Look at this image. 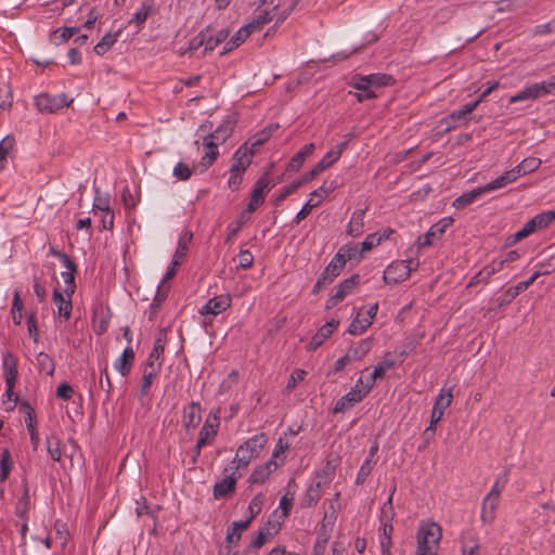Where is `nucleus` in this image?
<instances>
[{
	"mask_svg": "<svg viewBox=\"0 0 555 555\" xmlns=\"http://www.w3.org/2000/svg\"><path fill=\"white\" fill-rule=\"evenodd\" d=\"M442 538V529L439 524L431 520L421 521L416 532L415 555H437Z\"/></svg>",
	"mask_w": 555,
	"mask_h": 555,
	"instance_id": "1",
	"label": "nucleus"
},
{
	"mask_svg": "<svg viewBox=\"0 0 555 555\" xmlns=\"http://www.w3.org/2000/svg\"><path fill=\"white\" fill-rule=\"evenodd\" d=\"M266 443L267 438L264 434L249 438L236 450V454L231 463V469H235L238 473L241 469H246L250 461L259 455Z\"/></svg>",
	"mask_w": 555,
	"mask_h": 555,
	"instance_id": "2",
	"label": "nucleus"
},
{
	"mask_svg": "<svg viewBox=\"0 0 555 555\" xmlns=\"http://www.w3.org/2000/svg\"><path fill=\"white\" fill-rule=\"evenodd\" d=\"M2 369L7 385L5 397L8 402L12 403L8 406V410L12 411L18 401V395L14 392V387L18 376L17 360L11 353H7L2 359Z\"/></svg>",
	"mask_w": 555,
	"mask_h": 555,
	"instance_id": "3",
	"label": "nucleus"
},
{
	"mask_svg": "<svg viewBox=\"0 0 555 555\" xmlns=\"http://www.w3.org/2000/svg\"><path fill=\"white\" fill-rule=\"evenodd\" d=\"M337 188L336 181H325L319 189L310 194L309 201L302 206V208L296 215L295 221L299 223L306 219L310 214L311 209L319 206L321 202L328 196Z\"/></svg>",
	"mask_w": 555,
	"mask_h": 555,
	"instance_id": "4",
	"label": "nucleus"
},
{
	"mask_svg": "<svg viewBox=\"0 0 555 555\" xmlns=\"http://www.w3.org/2000/svg\"><path fill=\"white\" fill-rule=\"evenodd\" d=\"M224 477L214 486V498L216 500L225 499L232 495L236 489V482L242 474L230 467L223 469Z\"/></svg>",
	"mask_w": 555,
	"mask_h": 555,
	"instance_id": "5",
	"label": "nucleus"
},
{
	"mask_svg": "<svg viewBox=\"0 0 555 555\" xmlns=\"http://www.w3.org/2000/svg\"><path fill=\"white\" fill-rule=\"evenodd\" d=\"M73 99L68 100L66 94L51 96L47 93L39 94L35 98V105L42 113H54L59 109L69 106Z\"/></svg>",
	"mask_w": 555,
	"mask_h": 555,
	"instance_id": "6",
	"label": "nucleus"
},
{
	"mask_svg": "<svg viewBox=\"0 0 555 555\" xmlns=\"http://www.w3.org/2000/svg\"><path fill=\"white\" fill-rule=\"evenodd\" d=\"M372 390V384H365L363 389L351 388L346 395H344L335 404L334 413H344L356 403L361 402Z\"/></svg>",
	"mask_w": 555,
	"mask_h": 555,
	"instance_id": "7",
	"label": "nucleus"
},
{
	"mask_svg": "<svg viewBox=\"0 0 555 555\" xmlns=\"http://www.w3.org/2000/svg\"><path fill=\"white\" fill-rule=\"evenodd\" d=\"M414 263L413 260H402L392 262L389 264L386 270L384 271V281L387 284L390 283H399L401 281L406 280L411 271L413 270L412 264Z\"/></svg>",
	"mask_w": 555,
	"mask_h": 555,
	"instance_id": "8",
	"label": "nucleus"
},
{
	"mask_svg": "<svg viewBox=\"0 0 555 555\" xmlns=\"http://www.w3.org/2000/svg\"><path fill=\"white\" fill-rule=\"evenodd\" d=\"M270 171L260 177L253 189L250 201L246 207L247 212H254L263 202L264 195L270 190Z\"/></svg>",
	"mask_w": 555,
	"mask_h": 555,
	"instance_id": "9",
	"label": "nucleus"
},
{
	"mask_svg": "<svg viewBox=\"0 0 555 555\" xmlns=\"http://www.w3.org/2000/svg\"><path fill=\"white\" fill-rule=\"evenodd\" d=\"M360 275L353 274L350 278L344 280L338 286L335 288V293L327 300L325 308L332 309L338 302H340L353 288L359 284Z\"/></svg>",
	"mask_w": 555,
	"mask_h": 555,
	"instance_id": "10",
	"label": "nucleus"
},
{
	"mask_svg": "<svg viewBox=\"0 0 555 555\" xmlns=\"http://www.w3.org/2000/svg\"><path fill=\"white\" fill-rule=\"evenodd\" d=\"M231 296L225 295H219L210 298L201 309L199 313L202 315L211 314L214 317L218 315L219 313L225 311L231 306Z\"/></svg>",
	"mask_w": 555,
	"mask_h": 555,
	"instance_id": "11",
	"label": "nucleus"
},
{
	"mask_svg": "<svg viewBox=\"0 0 555 555\" xmlns=\"http://www.w3.org/2000/svg\"><path fill=\"white\" fill-rule=\"evenodd\" d=\"M202 421V408L198 402H191L183 409L182 424L186 430L196 428Z\"/></svg>",
	"mask_w": 555,
	"mask_h": 555,
	"instance_id": "12",
	"label": "nucleus"
},
{
	"mask_svg": "<svg viewBox=\"0 0 555 555\" xmlns=\"http://www.w3.org/2000/svg\"><path fill=\"white\" fill-rule=\"evenodd\" d=\"M462 555H481V546L478 535L473 530H466L461 534Z\"/></svg>",
	"mask_w": 555,
	"mask_h": 555,
	"instance_id": "13",
	"label": "nucleus"
},
{
	"mask_svg": "<svg viewBox=\"0 0 555 555\" xmlns=\"http://www.w3.org/2000/svg\"><path fill=\"white\" fill-rule=\"evenodd\" d=\"M219 427V420L217 416H214V421H210V415L206 418L203 427L198 434V447H205L211 444L217 436Z\"/></svg>",
	"mask_w": 555,
	"mask_h": 555,
	"instance_id": "14",
	"label": "nucleus"
},
{
	"mask_svg": "<svg viewBox=\"0 0 555 555\" xmlns=\"http://www.w3.org/2000/svg\"><path fill=\"white\" fill-rule=\"evenodd\" d=\"M248 142L240 146L233 155V163L230 171H245L251 163L253 151L248 150Z\"/></svg>",
	"mask_w": 555,
	"mask_h": 555,
	"instance_id": "15",
	"label": "nucleus"
},
{
	"mask_svg": "<svg viewBox=\"0 0 555 555\" xmlns=\"http://www.w3.org/2000/svg\"><path fill=\"white\" fill-rule=\"evenodd\" d=\"M160 367L162 362H158L157 364L145 363L140 386V397H145L150 393L153 380L157 377Z\"/></svg>",
	"mask_w": 555,
	"mask_h": 555,
	"instance_id": "16",
	"label": "nucleus"
},
{
	"mask_svg": "<svg viewBox=\"0 0 555 555\" xmlns=\"http://www.w3.org/2000/svg\"><path fill=\"white\" fill-rule=\"evenodd\" d=\"M339 322L336 320H331L326 322L319 331L312 336L311 340L308 344L309 350L318 349L325 339H327L334 332V330L338 326Z\"/></svg>",
	"mask_w": 555,
	"mask_h": 555,
	"instance_id": "17",
	"label": "nucleus"
},
{
	"mask_svg": "<svg viewBox=\"0 0 555 555\" xmlns=\"http://www.w3.org/2000/svg\"><path fill=\"white\" fill-rule=\"evenodd\" d=\"M235 127V121L225 119L218 126V128L205 137V139L215 142L216 144H223L232 134Z\"/></svg>",
	"mask_w": 555,
	"mask_h": 555,
	"instance_id": "18",
	"label": "nucleus"
},
{
	"mask_svg": "<svg viewBox=\"0 0 555 555\" xmlns=\"http://www.w3.org/2000/svg\"><path fill=\"white\" fill-rule=\"evenodd\" d=\"M20 408L26 412L25 423L30 435V442L34 449H37L39 444V435L35 428L36 415L34 409L28 402H21Z\"/></svg>",
	"mask_w": 555,
	"mask_h": 555,
	"instance_id": "19",
	"label": "nucleus"
},
{
	"mask_svg": "<svg viewBox=\"0 0 555 555\" xmlns=\"http://www.w3.org/2000/svg\"><path fill=\"white\" fill-rule=\"evenodd\" d=\"M134 357V350L131 347L125 348L120 358H118L114 363L115 369L122 376H127L131 371Z\"/></svg>",
	"mask_w": 555,
	"mask_h": 555,
	"instance_id": "20",
	"label": "nucleus"
},
{
	"mask_svg": "<svg viewBox=\"0 0 555 555\" xmlns=\"http://www.w3.org/2000/svg\"><path fill=\"white\" fill-rule=\"evenodd\" d=\"M193 240V233L191 231H184L179 238L177 249L173 254V264L180 266L186 256L189 246Z\"/></svg>",
	"mask_w": 555,
	"mask_h": 555,
	"instance_id": "21",
	"label": "nucleus"
},
{
	"mask_svg": "<svg viewBox=\"0 0 555 555\" xmlns=\"http://www.w3.org/2000/svg\"><path fill=\"white\" fill-rule=\"evenodd\" d=\"M278 467V464L274 460L268 461L264 465L259 466L258 468L254 469V472L250 474L248 481L251 485L255 483H263L267 478L270 476V474L275 470Z\"/></svg>",
	"mask_w": 555,
	"mask_h": 555,
	"instance_id": "22",
	"label": "nucleus"
},
{
	"mask_svg": "<svg viewBox=\"0 0 555 555\" xmlns=\"http://www.w3.org/2000/svg\"><path fill=\"white\" fill-rule=\"evenodd\" d=\"M314 149L315 146L313 143H308L304 145L302 149L291 158L286 170L293 172L298 171L302 166L304 162L306 160V158L313 153Z\"/></svg>",
	"mask_w": 555,
	"mask_h": 555,
	"instance_id": "23",
	"label": "nucleus"
},
{
	"mask_svg": "<svg viewBox=\"0 0 555 555\" xmlns=\"http://www.w3.org/2000/svg\"><path fill=\"white\" fill-rule=\"evenodd\" d=\"M53 301L57 306L59 315L64 318L65 321H67L70 318L73 309L70 297L66 296L65 298L63 293H61L59 289H54Z\"/></svg>",
	"mask_w": 555,
	"mask_h": 555,
	"instance_id": "24",
	"label": "nucleus"
},
{
	"mask_svg": "<svg viewBox=\"0 0 555 555\" xmlns=\"http://www.w3.org/2000/svg\"><path fill=\"white\" fill-rule=\"evenodd\" d=\"M344 267L345 259L343 257V249H339L338 253L330 261V263L325 267L322 275L328 278V280L333 282V280L339 275Z\"/></svg>",
	"mask_w": 555,
	"mask_h": 555,
	"instance_id": "25",
	"label": "nucleus"
},
{
	"mask_svg": "<svg viewBox=\"0 0 555 555\" xmlns=\"http://www.w3.org/2000/svg\"><path fill=\"white\" fill-rule=\"evenodd\" d=\"M500 500L485 496L481 504L480 519L483 524H491L495 519V512L499 506Z\"/></svg>",
	"mask_w": 555,
	"mask_h": 555,
	"instance_id": "26",
	"label": "nucleus"
},
{
	"mask_svg": "<svg viewBox=\"0 0 555 555\" xmlns=\"http://www.w3.org/2000/svg\"><path fill=\"white\" fill-rule=\"evenodd\" d=\"M516 179H518V176H516L514 168H512L511 170L505 171L503 175H501L493 181L489 182L488 184L483 185L482 188H483V191L486 193H488L491 191L502 189L505 185H507L508 183L514 182Z\"/></svg>",
	"mask_w": 555,
	"mask_h": 555,
	"instance_id": "27",
	"label": "nucleus"
},
{
	"mask_svg": "<svg viewBox=\"0 0 555 555\" xmlns=\"http://www.w3.org/2000/svg\"><path fill=\"white\" fill-rule=\"evenodd\" d=\"M541 83H533L511 96L509 102L515 103L524 100H535L543 96Z\"/></svg>",
	"mask_w": 555,
	"mask_h": 555,
	"instance_id": "28",
	"label": "nucleus"
},
{
	"mask_svg": "<svg viewBox=\"0 0 555 555\" xmlns=\"http://www.w3.org/2000/svg\"><path fill=\"white\" fill-rule=\"evenodd\" d=\"M156 13L154 0H144L141 8L132 16L131 23H135L138 26L143 25L150 15Z\"/></svg>",
	"mask_w": 555,
	"mask_h": 555,
	"instance_id": "29",
	"label": "nucleus"
},
{
	"mask_svg": "<svg viewBox=\"0 0 555 555\" xmlns=\"http://www.w3.org/2000/svg\"><path fill=\"white\" fill-rule=\"evenodd\" d=\"M203 144L207 151L202 156L201 166L204 167V169H207L217 160L219 156V144H216L215 142L210 141V139L207 140L205 138Z\"/></svg>",
	"mask_w": 555,
	"mask_h": 555,
	"instance_id": "30",
	"label": "nucleus"
},
{
	"mask_svg": "<svg viewBox=\"0 0 555 555\" xmlns=\"http://www.w3.org/2000/svg\"><path fill=\"white\" fill-rule=\"evenodd\" d=\"M21 498L16 502L15 513L18 517L24 518L29 509V495L26 479L23 478L20 485Z\"/></svg>",
	"mask_w": 555,
	"mask_h": 555,
	"instance_id": "31",
	"label": "nucleus"
},
{
	"mask_svg": "<svg viewBox=\"0 0 555 555\" xmlns=\"http://www.w3.org/2000/svg\"><path fill=\"white\" fill-rule=\"evenodd\" d=\"M485 193L486 192L483 191L482 186L476 188V189H474L469 192H466V193L462 194L461 196L456 197L453 201L452 206L456 209H463L466 206L474 203L480 195H482Z\"/></svg>",
	"mask_w": 555,
	"mask_h": 555,
	"instance_id": "32",
	"label": "nucleus"
},
{
	"mask_svg": "<svg viewBox=\"0 0 555 555\" xmlns=\"http://www.w3.org/2000/svg\"><path fill=\"white\" fill-rule=\"evenodd\" d=\"M373 347L372 338H364L359 341V344L354 347L348 349V354L352 361H358L364 358Z\"/></svg>",
	"mask_w": 555,
	"mask_h": 555,
	"instance_id": "33",
	"label": "nucleus"
},
{
	"mask_svg": "<svg viewBox=\"0 0 555 555\" xmlns=\"http://www.w3.org/2000/svg\"><path fill=\"white\" fill-rule=\"evenodd\" d=\"M364 215H365V211L362 209L356 210L352 214L351 220L347 228V233L349 235L356 237V236H359L363 232Z\"/></svg>",
	"mask_w": 555,
	"mask_h": 555,
	"instance_id": "34",
	"label": "nucleus"
},
{
	"mask_svg": "<svg viewBox=\"0 0 555 555\" xmlns=\"http://www.w3.org/2000/svg\"><path fill=\"white\" fill-rule=\"evenodd\" d=\"M396 365L395 361L387 356L375 366L373 373L365 384H372V388L375 385L377 378L384 377L387 370L392 369Z\"/></svg>",
	"mask_w": 555,
	"mask_h": 555,
	"instance_id": "35",
	"label": "nucleus"
},
{
	"mask_svg": "<svg viewBox=\"0 0 555 555\" xmlns=\"http://www.w3.org/2000/svg\"><path fill=\"white\" fill-rule=\"evenodd\" d=\"M541 159L537 157H527L520 164L514 167L516 176L521 177L535 171L541 166Z\"/></svg>",
	"mask_w": 555,
	"mask_h": 555,
	"instance_id": "36",
	"label": "nucleus"
},
{
	"mask_svg": "<svg viewBox=\"0 0 555 555\" xmlns=\"http://www.w3.org/2000/svg\"><path fill=\"white\" fill-rule=\"evenodd\" d=\"M250 34L251 33L248 30L246 25L240 28L236 34L225 43L221 54H225L227 52L232 51L233 49L241 46L250 36Z\"/></svg>",
	"mask_w": 555,
	"mask_h": 555,
	"instance_id": "37",
	"label": "nucleus"
},
{
	"mask_svg": "<svg viewBox=\"0 0 555 555\" xmlns=\"http://www.w3.org/2000/svg\"><path fill=\"white\" fill-rule=\"evenodd\" d=\"M119 35L120 30L116 31L115 34L107 33L106 35H104L103 38L95 44L94 52L98 55H103L114 46Z\"/></svg>",
	"mask_w": 555,
	"mask_h": 555,
	"instance_id": "38",
	"label": "nucleus"
},
{
	"mask_svg": "<svg viewBox=\"0 0 555 555\" xmlns=\"http://www.w3.org/2000/svg\"><path fill=\"white\" fill-rule=\"evenodd\" d=\"M535 231H538L537 224L534 223L533 219H530L529 221H527L524 224V227L520 230H518L514 235H511L507 238V243L508 244H515L518 241H520V240L529 236L530 234L534 233Z\"/></svg>",
	"mask_w": 555,
	"mask_h": 555,
	"instance_id": "39",
	"label": "nucleus"
},
{
	"mask_svg": "<svg viewBox=\"0 0 555 555\" xmlns=\"http://www.w3.org/2000/svg\"><path fill=\"white\" fill-rule=\"evenodd\" d=\"M321 481H315L314 483H312L305 494L304 504L307 506L315 505L321 498Z\"/></svg>",
	"mask_w": 555,
	"mask_h": 555,
	"instance_id": "40",
	"label": "nucleus"
},
{
	"mask_svg": "<svg viewBox=\"0 0 555 555\" xmlns=\"http://www.w3.org/2000/svg\"><path fill=\"white\" fill-rule=\"evenodd\" d=\"M370 88H379L385 86H392L395 83V78L391 75L387 74H371L369 75Z\"/></svg>",
	"mask_w": 555,
	"mask_h": 555,
	"instance_id": "41",
	"label": "nucleus"
},
{
	"mask_svg": "<svg viewBox=\"0 0 555 555\" xmlns=\"http://www.w3.org/2000/svg\"><path fill=\"white\" fill-rule=\"evenodd\" d=\"M272 17L268 11H261L250 23L246 25L253 34L262 29L263 25L271 22Z\"/></svg>",
	"mask_w": 555,
	"mask_h": 555,
	"instance_id": "42",
	"label": "nucleus"
},
{
	"mask_svg": "<svg viewBox=\"0 0 555 555\" xmlns=\"http://www.w3.org/2000/svg\"><path fill=\"white\" fill-rule=\"evenodd\" d=\"M341 156V151H328L322 159L315 165L321 172L334 165Z\"/></svg>",
	"mask_w": 555,
	"mask_h": 555,
	"instance_id": "43",
	"label": "nucleus"
},
{
	"mask_svg": "<svg viewBox=\"0 0 555 555\" xmlns=\"http://www.w3.org/2000/svg\"><path fill=\"white\" fill-rule=\"evenodd\" d=\"M230 33L228 29H220L216 37H212L211 36V29L209 28V34H208V37H207V43H206V47L204 49V52H207V51H212L218 44H220L221 42H223L228 37H229Z\"/></svg>",
	"mask_w": 555,
	"mask_h": 555,
	"instance_id": "44",
	"label": "nucleus"
},
{
	"mask_svg": "<svg viewBox=\"0 0 555 555\" xmlns=\"http://www.w3.org/2000/svg\"><path fill=\"white\" fill-rule=\"evenodd\" d=\"M37 364L41 372H46L48 375H53L55 370V364L52 360V358L46 353L40 352L37 356Z\"/></svg>",
	"mask_w": 555,
	"mask_h": 555,
	"instance_id": "45",
	"label": "nucleus"
},
{
	"mask_svg": "<svg viewBox=\"0 0 555 555\" xmlns=\"http://www.w3.org/2000/svg\"><path fill=\"white\" fill-rule=\"evenodd\" d=\"M507 480H508V473L507 472H504L503 474L498 476L494 485L492 486V488L488 492L487 496L500 500L501 492L504 490L505 485L507 483Z\"/></svg>",
	"mask_w": 555,
	"mask_h": 555,
	"instance_id": "46",
	"label": "nucleus"
},
{
	"mask_svg": "<svg viewBox=\"0 0 555 555\" xmlns=\"http://www.w3.org/2000/svg\"><path fill=\"white\" fill-rule=\"evenodd\" d=\"M238 382V372L233 370L228 376L221 382L218 388V395H224L229 392L234 385Z\"/></svg>",
	"mask_w": 555,
	"mask_h": 555,
	"instance_id": "47",
	"label": "nucleus"
},
{
	"mask_svg": "<svg viewBox=\"0 0 555 555\" xmlns=\"http://www.w3.org/2000/svg\"><path fill=\"white\" fill-rule=\"evenodd\" d=\"M375 464H376V461H371V460H365L362 463V465L357 474V478H356L357 485H363L366 481V479L371 475Z\"/></svg>",
	"mask_w": 555,
	"mask_h": 555,
	"instance_id": "48",
	"label": "nucleus"
},
{
	"mask_svg": "<svg viewBox=\"0 0 555 555\" xmlns=\"http://www.w3.org/2000/svg\"><path fill=\"white\" fill-rule=\"evenodd\" d=\"M522 291L519 288V284L517 283L515 286H512L505 291V293L498 298V307L502 308L508 305L514 298H516Z\"/></svg>",
	"mask_w": 555,
	"mask_h": 555,
	"instance_id": "49",
	"label": "nucleus"
},
{
	"mask_svg": "<svg viewBox=\"0 0 555 555\" xmlns=\"http://www.w3.org/2000/svg\"><path fill=\"white\" fill-rule=\"evenodd\" d=\"M466 118L467 115L462 108L452 112L444 120H442V122L446 124V131H450L455 128L456 121H466Z\"/></svg>",
	"mask_w": 555,
	"mask_h": 555,
	"instance_id": "50",
	"label": "nucleus"
},
{
	"mask_svg": "<svg viewBox=\"0 0 555 555\" xmlns=\"http://www.w3.org/2000/svg\"><path fill=\"white\" fill-rule=\"evenodd\" d=\"M371 319H360L359 317H357L356 319L352 320V322L350 323L349 327H348V332L349 334L351 335H360L362 334L370 325H371Z\"/></svg>",
	"mask_w": 555,
	"mask_h": 555,
	"instance_id": "51",
	"label": "nucleus"
},
{
	"mask_svg": "<svg viewBox=\"0 0 555 555\" xmlns=\"http://www.w3.org/2000/svg\"><path fill=\"white\" fill-rule=\"evenodd\" d=\"M47 451L50 454L51 459L55 462L61 460V450H60V440L55 436H50L47 438Z\"/></svg>",
	"mask_w": 555,
	"mask_h": 555,
	"instance_id": "52",
	"label": "nucleus"
},
{
	"mask_svg": "<svg viewBox=\"0 0 555 555\" xmlns=\"http://www.w3.org/2000/svg\"><path fill=\"white\" fill-rule=\"evenodd\" d=\"M271 522L268 521L258 532V534L251 540L250 546L254 548H260L267 541L268 535H271Z\"/></svg>",
	"mask_w": 555,
	"mask_h": 555,
	"instance_id": "53",
	"label": "nucleus"
},
{
	"mask_svg": "<svg viewBox=\"0 0 555 555\" xmlns=\"http://www.w3.org/2000/svg\"><path fill=\"white\" fill-rule=\"evenodd\" d=\"M532 219L537 224L538 230H541L546 228L550 223H552L555 220V211H543L534 216Z\"/></svg>",
	"mask_w": 555,
	"mask_h": 555,
	"instance_id": "54",
	"label": "nucleus"
},
{
	"mask_svg": "<svg viewBox=\"0 0 555 555\" xmlns=\"http://www.w3.org/2000/svg\"><path fill=\"white\" fill-rule=\"evenodd\" d=\"M164 351H165V343L160 337H158L154 341L153 349H152L151 353L149 354L146 363L156 364L155 361L160 359Z\"/></svg>",
	"mask_w": 555,
	"mask_h": 555,
	"instance_id": "55",
	"label": "nucleus"
},
{
	"mask_svg": "<svg viewBox=\"0 0 555 555\" xmlns=\"http://www.w3.org/2000/svg\"><path fill=\"white\" fill-rule=\"evenodd\" d=\"M166 296H167V293L162 292L158 288V292H157L153 302L150 306V310H149V320L150 321H153L156 318V315L160 309V305L166 299Z\"/></svg>",
	"mask_w": 555,
	"mask_h": 555,
	"instance_id": "56",
	"label": "nucleus"
},
{
	"mask_svg": "<svg viewBox=\"0 0 555 555\" xmlns=\"http://www.w3.org/2000/svg\"><path fill=\"white\" fill-rule=\"evenodd\" d=\"M208 34H209V27L202 30L197 36L192 38L190 40L188 51L193 52V51L197 50L198 48H201L202 46L206 47Z\"/></svg>",
	"mask_w": 555,
	"mask_h": 555,
	"instance_id": "57",
	"label": "nucleus"
},
{
	"mask_svg": "<svg viewBox=\"0 0 555 555\" xmlns=\"http://www.w3.org/2000/svg\"><path fill=\"white\" fill-rule=\"evenodd\" d=\"M392 492H395V490ZM392 494L393 493L389 495V498L382 507L380 522H392V519L395 517V512L392 507Z\"/></svg>",
	"mask_w": 555,
	"mask_h": 555,
	"instance_id": "58",
	"label": "nucleus"
},
{
	"mask_svg": "<svg viewBox=\"0 0 555 555\" xmlns=\"http://www.w3.org/2000/svg\"><path fill=\"white\" fill-rule=\"evenodd\" d=\"M15 146V139L11 135H7L2 138V169H4V162H7V157L13 156Z\"/></svg>",
	"mask_w": 555,
	"mask_h": 555,
	"instance_id": "59",
	"label": "nucleus"
},
{
	"mask_svg": "<svg viewBox=\"0 0 555 555\" xmlns=\"http://www.w3.org/2000/svg\"><path fill=\"white\" fill-rule=\"evenodd\" d=\"M75 273L76 272H72V271H65V272L61 273V276L63 278L64 283H65L64 294L67 297H72V295L75 293V289H76Z\"/></svg>",
	"mask_w": 555,
	"mask_h": 555,
	"instance_id": "60",
	"label": "nucleus"
},
{
	"mask_svg": "<svg viewBox=\"0 0 555 555\" xmlns=\"http://www.w3.org/2000/svg\"><path fill=\"white\" fill-rule=\"evenodd\" d=\"M393 527L391 522H380V546H391V533Z\"/></svg>",
	"mask_w": 555,
	"mask_h": 555,
	"instance_id": "61",
	"label": "nucleus"
},
{
	"mask_svg": "<svg viewBox=\"0 0 555 555\" xmlns=\"http://www.w3.org/2000/svg\"><path fill=\"white\" fill-rule=\"evenodd\" d=\"M454 222V219L452 217H446L439 220L437 223L430 227L431 231L435 232V235L439 238L442 236V234L446 232L448 228H450Z\"/></svg>",
	"mask_w": 555,
	"mask_h": 555,
	"instance_id": "62",
	"label": "nucleus"
},
{
	"mask_svg": "<svg viewBox=\"0 0 555 555\" xmlns=\"http://www.w3.org/2000/svg\"><path fill=\"white\" fill-rule=\"evenodd\" d=\"M264 498L262 494L255 495L248 505L249 518L254 519L261 511V506L263 504Z\"/></svg>",
	"mask_w": 555,
	"mask_h": 555,
	"instance_id": "63",
	"label": "nucleus"
},
{
	"mask_svg": "<svg viewBox=\"0 0 555 555\" xmlns=\"http://www.w3.org/2000/svg\"><path fill=\"white\" fill-rule=\"evenodd\" d=\"M173 176L181 181H186L192 176L191 168L184 163H178L173 168Z\"/></svg>",
	"mask_w": 555,
	"mask_h": 555,
	"instance_id": "64",
	"label": "nucleus"
}]
</instances>
